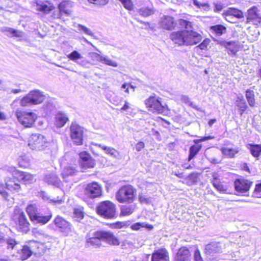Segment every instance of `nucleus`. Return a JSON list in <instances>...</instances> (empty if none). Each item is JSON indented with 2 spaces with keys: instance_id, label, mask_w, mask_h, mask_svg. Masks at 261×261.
I'll return each instance as SVG.
<instances>
[{
  "instance_id": "nucleus-1",
  "label": "nucleus",
  "mask_w": 261,
  "mask_h": 261,
  "mask_svg": "<svg viewBox=\"0 0 261 261\" xmlns=\"http://www.w3.org/2000/svg\"><path fill=\"white\" fill-rule=\"evenodd\" d=\"M101 241L106 242L109 244H114V236L112 232L108 231H97L93 233L92 237L87 239L88 245L99 247L101 245Z\"/></svg>"
},
{
  "instance_id": "nucleus-2",
  "label": "nucleus",
  "mask_w": 261,
  "mask_h": 261,
  "mask_svg": "<svg viewBox=\"0 0 261 261\" xmlns=\"http://www.w3.org/2000/svg\"><path fill=\"white\" fill-rule=\"evenodd\" d=\"M45 99V96L42 91L37 89L33 90L21 99L20 104L22 107L39 105Z\"/></svg>"
},
{
  "instance_id": "nucleus-3",
  "label": "nucleus",
  "mask_w": 261,
  "mask_h": 261,
  "mask_svg": "<svg viewBox=\"0 0 261 261\" xmlns=\"http://www.w3.org/2000/svg\"><path fill=\"white\" fill-rule=\"evenodd\" d=\"M136 190L131 185L122 187L117 192V200L120 202L132 203L134 201Z\"/></svg>"
},
{
  "instance_id": "nucleus-4",
  "label": "nucleus",
  "mask_w": 261,
  "mask_h": 261,
  "mask_svg": "<svg viewBox=\"0 0 261 261\" xmlns=\"http://www.w3.org/2000/svg\"><path fill=\"white\" fill-rule=\"evenodd\" d=\"M28 145L33 150L42 151L48 146L49 142L43 135L40 134H34L30 136Z\"/></svg>"
},
{
  "instance_id": "nucleus-5",
  "label": "nucleus",
  "mask_w": 261,
  "mask_h": 261,
  "mask_svg": "<svg viewBox=\"0 0 261 261\" xmlns=\"http://www.w3.org/2000/svg\"><path fill=\"white\" fill-rule=\"evenodd\" d=\"M26 211L32 221L34 223H40L45 224L49 221L51 215L43 216L38 212L37 206L35 204H29L26 209Z\"/></svg>"
},
{
  "instance_id": "nucleus-6",
  "label": "nucleus",
  "mask_w": 261,
  "mask_h": 261,
  "mask_svg": "<svg viewBox=\"0 0 261 261\" xmlns=\"http://www.w3.org/2000/svg\"><path fill=\"white\" fill-rule=\"evenodd\" d=\"M16 116L19 122L27 127H31L37 119V115L33 112L17 111Z\"/></svg>"
},
{
  "instance_id": "nucleus-7",
  "label": "nucleus",
  "mask_w": 261,
  "mask_h": 261,
  "mask_svg": "<svg viewBox=\"0 0 261 261\" xmlns=\"http://www.w3.org/2000/svg\"><path fill=\"white\" fill-rule=\"evenodd\" d=\"M145 104L148 110L152 113L163 114L166 111V107L161 104L159 98L150 96L145 100Z\"/></svg>"
},
{
  "instance_id": "nucleus-8",
  "label": "nucleus",
  "mask_w": 261,
  "mask_h": 261,
  "mask_svg": "<svg viewBox=\"0 0 261 261\" xmlns=\"http://www.w3.org/2000/svg\"><path fill=\"white\" fill-rule=\"evenodd\" d=\"M7 170L12 173L15 178L25 185L32 184L35 181L34 176L29 173L17 170L13 167H9Z\"/></svg>"
},
{
  "instance_id": "nucleus-9",
  "label": "nucleus",
  "mask_w": 261,
  "mask_h": 261,
  "mask_svg": "<svg viewBox=\"0 0 261 261\" xmlns=\"http://www.w3.org/2000/svg\"><path fill=\"white\" fill-rule=\"evenodd\" d=\"M97 212L105 218H112L114 216V204L110 201H103L98 205Z\"/></svg>"
},
{
  "instance_id": "nucleus-10",
  "label": "nucleus",
  "mask_w": 261,
  "mask_h": 261,
  "mask_svg": "<svg viewBox=\"0 0 261 261\" xmlns=\"http://www.w3.org/2000/svg\"><path fill=\"white\" fill-rule=\"evenodd\" d=\"M70 137L73 142L81 145L83 143L84 128L76 123H72L70 127Z\"/></svg>"
},
{
  "instance_id": "nucleus-11",
  "label": "nucleus",
  "mask_w": 261,
  "mask_h": 261,
  "mask_svg": "<svg viewBox=\"0 0 261 261\" xmlns=\"http://www.w3.org/2000/svg\"><path fill=\"white\" fill-rule=\"evenodd\" d=\"M33 6L37 11L44 14H48L55 8L53 3L48 1L43 0H35Z\"/></svg>"
},
{
  "instance_id": "nucleus-12",
  "label": "nucleus",
  "mask_w": 261,
  "mask_h": 261,
  "mask_svg": "<svg viewBox=\"0 0 261 261\" xmlns=\"http://www.w3.org/2000/svg\"><path fill=\"white\" fill-rule=\"evenodd\" d=\"M16 228L19 231L27 232L30 230V224L23 212L15 216Z\"/></svg>"
},
{
  "instance_id": "nucleus-13",
  "label": "nucleus",
  "mask_w": 261,
  "mask_h": 261,
  "mask_svg": "<svg viewBox=\"0 0 261 261\" xmlns=\"http://www.w3.org/2000/svg\"><path fill=\"white\" fill-rule=\"evenodd\" d=\"M85 193L91 198L99 197L102 194V188L96 182L89 183L85 188Z\"/></svg>"
},
{
  "instance_id": "nucleus-14",
  "label": "nucleus",
  "mask_w": 261,
  "mask_h": 261,
  "mask_svg": "<svg viewBox=\"0 0 261 261\" xmlns=\"http://www.w3.org/2000/svg\"><path fill=\"white\" fill-rule=\"evenodd\" d=\"M256 6H253L247 10L246 23L252 22L254 25H258L261 23V15Z\"/></svg>"
},
{
  "instance_id": "nucleus-15",
  "label": "nucleus",
  "mask_w": 261,
  "mask_h": 261,
  "mask_svg": "<svg viewBox=\"0 0 261 261\" xmlns=\"http://www.w3.org/2000/svg\"><path fill=\"white\" fill-rule=\"evenodd\" d=\"M252 184V181L244 178L237 179L234 182L236 191L242 194L247 192Z\"/></svg>"
},
{
  "instance_id": "nucleus-16",
  "label": "nucleus",
  "mask_w": 261,
  "mask_h": 261,
  "mask_svg": "<svg viewBox=\"0 0 261 261\" xmlns=\"http://www.w3.org/2000/svg\"><path fill=\"white\" fill-rule=\"evenodd\" d=\"M202 39L200 34L192 29L186 30V45H193L197 44Z\"/></svg>"
},
{
  "instance_id": "nucleus-17",
  "label": "nucleus",
  "mask_w": 261,
  "mask_h": 261,
  "mask_svg": "<svg viewBox=\"0 0 261 261\" xmlns=\"http://www.w3.org/2000/svg\"><path fill=\"white\" fill-rule=\"evenodd\" d=\"M81 159V166L83 169L93 168L95 165V161L86 152H82L79 154Z\"/></svg>"
},
{
  "instance_id": "nucleus-18",
  "label": "nucleus",
  "mask_w": 261,
  "mask_h": 261,
  "mask_svg": "<svg viewBox=\"0 0 261 261\" xmlns=\"http://www.w3.org/2000/svg\"><path fill=\"white\" fill-rule=\"evenodd\" d=\"M55 224L60 228L62 232L68 234L71 231L72 226L69 222L62 217L58 216L54 220Z\"/></svg>"
},
{
  "instance_id": "nucleus-19",
  "label": "nucleus",
  "mask_w": 261,
  "mask_h": 261,
  "mask_svg": "<svg viewBox=\"0 0 261 261\" xmlns=\"http://www.w3.org/2000/svg\"><path fill=\"white\" fill-rule=\"evenodd\" d=\"M36 244L37 243L36 242L31 241L29 243V246L28 245H24L21 249L18 250V254H19L18 256L22 260L28 259L32 255L33 251V244Z\"/></svg>"
},
{
  "instance_id": "nucleus-20",
  "label": "nucleus",
  "mask_w": 261,
  "mask_h": 261,
  "mask_svg": "<svg viewBox=\"0 0 261 261\" xmlns=\"http://www.w3.org/2000/svg\"><path fill=\"white\" fill-rule=\"evenodd\" d=\"M170 38L178 45H186V30L173 32L170 35Z\"/></svg>"
},
{
  "instance_id": "nucleus-21",
  "label": "nucleus",
  "mask_w": 261,
  "mask_h": 261,
  "mask_svg": "<svg viewBox=\"0 0 261 261\" xmlns=\"http://www.w3.org/2000/svg\"><path fill=\"white\" fill-rule=\"evenodd\" d=\"M191 253L186 247L180 248L175 256V261H190Z\"/></svg>"
},
{
  "instance_id": "nucleus-22",
  "label": "nucleus",
  "mask_w": 261,
  "mask_h": 261,
  "mask_svg": "<svg viewBox=\"0 0 261 261\" xmlns=\"http://www.w3.org/2000/svg\"><path fill=\"white\" fill-rule=\"evenodd\" d=\"M222 252V248L219 243L212 242L205 247L204 252L207 255L213 256L216 253Z\"/></svg>"
},
{
  "instance_id": "nucleus-23",
  "label": "nucleus",
  "mask_w": 261,
  "mask_h": 261,
  "mask_svg": "<svg viewBox=\"0 0 261 261\" xmlns=\"http://www.w3.org/2000/svg\"><path fill=\"white\" fill-rule=\"evenodd\" d=\"M151 261H169L168 252L164 249L155 251L152 254Z\"/></svg>"
},
{
  "instance_id": "nucleus-24",
  "label": "nucleus",
  "mask_w": 261,
  "mask_h": 261,
  "mask_svg": "<svg viewBox=\"0 0 261 261\" xmlns=\"http://www.w3.org/2000/svg\"><path fill=\"white\" fill-rule=\"evenodd\" d=\"M176 23L174 18L169 16H164L160 21V25L163 29L171 30L174 29Z\"/></svg>"
},
{
  "instance_id": "nucleus-25",
  "label": "nucleus",
  "mask_w": 261,
  "mask_h": 261,
  "mask_svg": "<svg viewBox=\"0 0 261 261\" xmlns=\"http://www.w3.org/2000/svg\"><path fill=\"white\" fill-rule=\"evenodd\" d=\"M72 4L70 1H63L58 6L60 11V18H62V15L65 14L66 16H69L71 13V8Z\"/></svg>"
},
{
  "instance_id": "nucleus-26",
  "label": "nucleus",
  "mask_w": 261,
  "mask_h": 261,
  "mask_svg": "<svg viewBox=\"0 0 261 261\" xmlns=\"http://www.w3.org/2000/svg\"><path fill=\"white\" fill-rule=\"evenodd\" d=\"M89 56L94 62H101L109 65L114 66L113 62L106 57H103L96 53H90Z\"/></svg>"
},
{
  "instance_id": "nucleus-27",
  "label": "nucleus",
  "mask_w": 261,
  "mask_h": 261,
  "mask_svg": "<svg viewBox=\"0 0 261 261\" xmlns=\"http://www.w3.org/2000/svg\"><path fill=\"white\" fill-rule=\"evenodd\" d=\"M69 120L68 116L63 112H58L55 117V124L58 127H62Z\"/></svg>"
},
{
  "instance_id": "nucleus-28",
  "label": "nucleus",
  "mask_w": 261,
  "mask_h": 261,
  "mask_svg": "<svg viewBox=\"0 0 261 261\" xmlns=\"http://www.w3.org/2000/svg\"><path fill=\"white\" fill-rule=\"evenodd\" d=\"M155 11L156 9L154 8L152 4H149L139 9L138 12L142 16L148 17L154 14Z\"/></svg>"
},
{
  "instance_id": "nucleus-29",
  "label": "nucleus",
  "mask_w": 261,
  "mask_h": 261,
  "mask_svg": "<svg viewBox=\"0 0 261 261\" xmlns=\"http://www.w3.org/2000/svg\"><path fill=\"white\" fill-rule=\"evenodd\" d=\"M2 31L5 33V34L10 37H19V38H24L25 37V34L24 32L17 30H15L14 29L8 28V27H5L2 29Z\"/></svg>"
},
{
  "instance_id": "nucleus-30",
  "label": "nucleus",
  "mask_w": 261,
  "mask_h": 261,
  "mask_svg": "<svg viewBox=\"0 0 261 261\" xmlns=\"http://www.w3.org/2000/svg\"><path fill=\"white\" fill-rule=\"evenodd\" d=\"M223 45L228 50V54L235 55L239 49V45L234 41L224 42Z\"/></svg>"
},
{
  "instance_id": "nucleus-31",
  "label": "nucleus",
  "mask_w": 261,
  "mask_h": 261,
  "mask_svg": "<svg viewBox=\"0 0 261 261\" xmlns=\"http://www.w3.org/2000/svg\"><path fill=\"white\" fill-rule=\"evenodd\" d=\"M221 151L223 154L228 158H233L236 154L239 153L240 149L238 147L230 148L228 147H223L221 148Z\"/></svg>"
},
{
  "instance_id": "nucleus-32",
  "label": "nucleus",
  "mask_w": 261,
  "mask_h": 261,
  "mask_svg": "<svg viewBox=\"0 0 261 261\" xmlns=\"http://www.w3.org/2000/svg\"><path fill=\"white\" fill-rule=\"evenodd\" d=\"M44 180L48 184L54 185L57 187H59L61 184V180L55 174L52 173L46 175Z\"/></svg>"
},
{
  "instance_id": "nucleus-33",
  "label": "nucleus",
  "mask_w": 261,
  "mask_h": 261,
  "mask_svg": "<svg viewBox=\"0 0 261 261\" xmlns=\"http://www.w3.org/2000/svg\"><path fill=\"white\" fill-rule=\"evenodd\" d=\"M67 57L70 60L75 62L80 65L84 66L85 65V62L84 61H79L80 60L83 58V56L76 50L73 51L70 54L67 55Z\"/></svg>"
},
{
  "instance_id": "nucleus-34",
  "label": "nucleus",
  "mask_w": 261,
  "mask_h": 261,
  "mask_svg": "<svg viewBox=\"0 0 261 261\" xmlns=\"http://www.w3.org/2000/svg\"><path fill=\"white\" fill-rule=\"evenodd\" d=\"M202 145L201 144H194L192 145L189 149V154L188 156V161H190L194 159L201 150Z\"/></svg>"
},
{
  "instance_id": "nucleus-35",
  "label": "nucleus",
  "mask_w": 261,
  "mask_h": 261,
  "mask_svg": "<svg viewBox=\"0 0 261 261\" xmlns=\"http://www.w3.org/2000/svg\"><path fill=\"white\" fill-rule=\"evenodd\" d=\"M249 145V147L248 149L251 154L253 156L258 159V157L261 154V145L250 144Z\"/></svg>"
},
{
  "instance_id": "nucleus-36",
  "label": "nucleus",
  "mask_w": 261,
  "mask_h": 261,
  "mask_svg": "<svg viewBox=\"0 0 261 261\" xmlns=\"http://www.w3.org/2000/svg\"><path fill=\"white\" fill-rule=\"evenodd\" d=\"M226 14H229L234 17H236L238 19H240L244 17L243 12L234 8H228L226 10Z\"/></svg>"
},
{
  "instance_id": "nucleus-37",
  "label": "nucleus",
  "mask_w": 261,
  "mask_h": 261,
  "mask_svg": "<svg viewBox=\"0 0 261 261\" xmlns=\"http://www.w3.org/2000/svg\"><path fill=\"white\" fill-rule=\"evenodd\" d=\"M211 30L214 32L218 36H221L226 33V28L223 25L217 24L211 26Z\"/></svg>"
},
{
  "instance_id": "nucleus-38",
  "label": "nucleus",
  "mask_w": 261,
  "mask_h": 261,
  "mask_svg": "<svg viewBox=\"0 0 261 261\" xmlns=\"http://www.w3.org/2000/svg\"><path fill=\"white\" fill-rule=\"evenodd\" d=\"M245 96L249 106L253 107L255 103L254 91L251 89H247Z\"/></svg>"
},
{
  "instance_id": "nucleus-39",
  "label": "nucleus",
  "mask_w": 261,
  "mask_h": 261,
  "mask_svg": "<svg viewBox=\"0 0 261 261\" xmlns=\"http://www.w3.org/2000/svg\"><path fill=\"white\" fill-rule=\"evenodd\" d=\"M76 172V170L74 167H64L62 172V177L64 179H66L69 176L73 175Z\"/></svg>"
},
{
  "instance_id": "nucleus-40",
  "label": "nucleus",
  "mask_w": 261,
  "mask_h": 261,
  "mask_svg": "<svg viewBox=\"0 0 261 261\" xmlns=\"http://www.w3.org/2000/svg\"><path fill=\"white\" fill-rule=\"evenodd\" d=\"M133 205H122L121 207V215L122 216L129 215L134 211Z\"/></svg>"
},
{
  "instance_id": "nucleus-41",
  "label": "nucleus",
  "mask_w": 261,
  "mask_h": 261,
  "mask_svg": "<svg viewBox=\"0 0 261 261\" xmlns=\"http://www.w3.org/2000/svg\"><path fill=\"white\" fill-rule=\"evenodd\" d=\"M40 196H41L45 200H49L50 201L56 203H60L63 201L62 197H58L57 198L50 199V198L48 197L47 193L44 192H42L41 193Z\"/></svg>"
},
{
  "instance_id": "nucleus-42",
  "label": "nucleus",
  "mask_w": 261,
  "mask_h": 261,
  "mask_svg": "<svg viewBox=\"0 0 261 261\" xmlns=\"http://www.w3.org/2000/svg\"><path fill=\"white\" fill-rule=\"evenodd\" d=\"M7 189L11 191H18L20 188V185L14 181H9L6 182Z\"/></svg>"
},
{
  "instance_id": "nucleus-43",
  "label": "nucleus",
  "mask_w": 261,
  "mask_h": 261,
  "mask_svg": "<svg viewBox=\"0 0 261 261\" xmlns=\"http://www.w3.org/2000/svg\"><path fill=\"white\" fill-rule=\"evenodd\" d=\"M178 24L182 28H184L187 30L193 29L192 22L186 20L180 19L178 21Z\"/></svg>"
},
{
  "instance_id": "nucleus-44",
  "label": "nucleus",
  "mask_w": 261,
  "mask_h": 261,
  "mask_svg": "<svg viewBox=\"0 0 261 261\" xmlns=\"http://www.w3.org/2000/svg\"><path fill=\"white\" fill-rule=\"evenodd\" d=\"M236 105L239 108L240 111H241V114L242 115L243 113L247 109L248 106L246 103L245 100L244 99L243 96H242V102H238V100H237Z\"/></svg>"
},
{
  "instance_id": "nucleus-45",
  "label": "nucleus",
  "mask_w": 261,
  "mask_h": 261,
  "mask_svg": "<svg viewBox=\"0 0 261 261\" xmlns=\"http://www.w3.org/2000/svg\"><path fill=\"white\" fill-rule=\"evenodd\" d=\"M77 30L80 32L85 33L89 36H93V33L92 32V31L86 27L85 26L83 25L82 24H78L77 25Z\"/></svg>"
},
{
  "instance_id": "nucleus-46",
  "label": "nucleus",
  "mask_w": 261,
  "mask_h": 261,
  "mask_svg": "<svg viewBox=\"0 0 261 261\" xmlns=\"http://www.w3.org/2000/svg\"><path fill=\"white\" fill-rule=\"evenodd\" d=\"M139 200L141 203L150 204L151 202V199L150 197L140 193L139 195Z\"/></svg>"
},
{
  "instance_id": "nucleus-47",
  "label": "nucleus",
  "mask_w": 261,
  "mask_h": 261,
  "mask_svg": "<svg viewBox=\"0 0 261 261\" xmlns=\"http://www.w3.org/2000/svg\"><path fill=\"white\" fill-rule=\"evenodd\" d=\"M213 185L219 191L224 193L226 191L224 186L219 181H213Z\"/></svg>"
},
{
  "instance_id": "nucleus-48",
  "label": "nucleus",
  "mask_w": 261,
  "mask_h": 261,
  "mask_svg": "<svg viewBox=\"0 0 261 261\" xmlns=\"http://www.w3.org/2000/svg\"><path fill=\"white\" fill-rule=\"evenodd\" d=\"M188 179L192 183H196L198 179V174L196 172L191 173L188 176Z\"/></svg>"
},
{
  "instance_id": "nucleus-49",
  "label": "nucleus",
  "mask_w": 261,
  "mask_h": 261,
  "mask_svg": "<svg viewBox=\"0 0 261 261\" xmlns=\"http://www.w3.org/2000/svg\"><path fill=\"white\" fill-rule=\"evenodd\" d=\"M96 145L98 146L102 149L105 151L106 153L108 154H110L111 155L113 154L114 153V149L113 148L108 147L101 144H96Z\"/></svg>"
},
{
  "instance_id": "nucleus-50",
  "label": "nucleus",
  "mask_w": 261,
  "mask_h": 261,
  "mask_svg": "<svg viewBox=\"0 0 261 261\" xmlns=\"http://www.w3.org/2000/svg\"><path fill=\"white\" fill-rule=\"evenodd\" d=\"M129 221L125 222H115V228H121L126 227L130 225Z\"/></svg>"
},
{
  "instance_id": "nucleus-51",
  "label": "nucleus",
  "mask_w": 261,
  "mask_h": 261,
  "mask_svg": "<svg viewBox=\"0 0 261 261\" xmlns=\"http://www.w3.org/2000/svg\"><path fill=\"white\" fill-rule=\"evenodd\" d=\"M8 248H14V246L17 244L16 241L11 238H8L7 240Z\"/></svg>"
},
{
  "instance_id": "nucleus-52",
  "label": "nucleus",
  "mask_w": 261,
  "mask_h": 261,
  "mask_svg": "<svg viewBox=\"0 0 261 261\" xmlns=\"http://www.w3.org/2000/svg\"><path fill=\"white\" fill-rule=\"evenodd\" d=\"M90 3L96 5H105L108 2V0H88Z\"/></svg>"
},
{
  "instance_id": "nucleus-53",
  "label": "nucleus",
  "mask_w": 261,
  "mask_h": 261,
  "mask_svg": "<svg viewBox=\"0 0 261 261\" xmlns=\"http://www.w3.org/2000/svg\"><path fill=\"white\" fill-rule=\"evenodd\" d=\"M223 15L224 17L225 20L231 23H234L233 21L234 17L229 14H226V11H224L223 13Z\"/></svg>"
},
{
  "instance_id": "nucleus-54",
  "label": "nucleus",
  "mask_w": 261,
  "mask_h": 261,
  "mask_svg": "<svg viewBox=\"0 0 261 261\" xmlns=\"http://www.w3.org/2000/svg\"><path fill=\"white\" fill-rule=\"evenodd\" d=\"M54 108L55 107L52 102H48L44 106V109L47 113L53 111Z\"/></svg>"
},
{
  "instance_id": "nucleus-55",
  "label": "nucleus",
  "mask_w": 261,
  "mask_h": 261,
  "mask_svg": "<svg viewBox=\"0 0 261 261\" xmlns=\"http://www.w3.org/2000/svg\"><path fill=\"white\" fill-rule=\"evenodd\" d=\"M123 102H124V103L123 106L121 108H120V109L117 108V110L120 111L122 113L127 111L129 109V102H128L125 100L123 101Z\"/></svg>"
},
{
  "instance_id": "nucleus-56",
  "label": "nucleus",
  "mask_w": 261,
  "mask_h": 261,
  "mask_svg": "<svg viewBox=\"0 0 261 261\" xmlns=\"http://www.w3.org/2000/svg\"><path fill=\"white\" fill-rule=\"evenodd\" d=\"M194 260L195 261H203L201 256L200 252L198 249H196L194 252Z\"/></svg>"
},
{
  "instance_id": "nucleus-57",
  "label": "nucleus",
  "mask_w": 261,
  "mask_h": 261,
  "mask_svg": "<svg viewBox=\"0 0 261 261\" xmlns=\"http://www.w3.org/2000/svg\"><path fill=\"white\" fill-rule=\"evenodd\" d=\"M209 42L208 39H205L198 45V47L202 50L205 49L206 48Z\"/></svg>"
},
{
  "instance_id": "nucleus-58",
  "label": "nucleus",
  "mask_w": 261,
  "mask_h": 261,
  "mask_svg": "<svg viewBox=\"0 0 261 261\" xmlns=\"http://www.w3.org/2000/svg\"><path fill=\"white\" fill-rule=\"evenodd\" d=\"M144 227V224L140 222L136 223L131 226V228L133 230H139L141 227Z\"/></svg>"
},
{
  "instance_id": "nucleus-59",
  "label": "nucleus",
  "mask_w": 261,
  "mask_h": 261,
  "mask_svg": "<svg viewBox=\"0 0 261 261\" xmlns=\"http://www.w3.org/2000/svg\"><path fill=\"white\" fill-rule=\"evenodd\" d=\"M215 7L214 11L215 12H218L221 11L223 8V5L221 3H214Z\"/></svg>"
},
{
  "instance_id": "nucleus-60",
  "label": "nucleus",
  "mask_w": 261,
  "mask_h": 261,
  "mask_svg": "<svg viewBox=\"0 0 261 261\" xmlns=\"http://www.w3.org/2000/svg\"><path fill=\"white\" fill-rule=\"evenodd\" d=\"M144 143L142 141H140L136 145V149L138 151H140L144 147Z\"/></svg>"
},
{
  "instance_id": "nucleus-61",
  "label": "nucleus",
  "mask_w": 261,
  "mask_h": 261,
  "mask_svg": "<svg viewBox=\"0 0 261 261\" xmlns=\"http://www.w3.org/2000/svg\"><path fill=\"white\" fill-rule=\"evenodd\" d=\"M74 214L79 218L82 219L83 218L84 215L83 212L79 209H75Z\"/></svg>"
},
{
  "instance_id": "nucleus-62",
  "label": "nucleus",
  "mask_w": 261,
  "mask_h": 261,
  "mask_svg": "<svg viewBox=\"0 0 261 261\" xmlns=\"http://www.w3.org/2000/svg\"><path fill=\"white\" fill-rule=\"evenodd\" d=\"M6 242V240L4 238V236L3 233L0 232V246L3 245Z\"/></svg>"
},
{
  "instance_id": "nucleus-63",
  "label": "nucleus",
  "mask_w": 261,
  "mask_h": 261,
  "mask_svg": "<svg viewBox=\"0 0 261 261\" xmlns=\"http://www.w3.org/2000/svg\"><path fill=\"white\" fill-rule=\"evenodd\" d=\"M212 177L213 178V181H219V175L217 173L214 172L212 173Z\"/></svg>"
},
{
  "instance_id": "nucleus-64",
  "label": "nucleus",
  "mask_w": 261,
  "mask_h": 261,
  "mask_svg": "<svg viewBox=\"0 0 261 261\" xmlns=\"http://www.w3.org/2000/svg\"><path fill=\"white\" fill-rule=\"evenodd\" d=\"M209 161L211 163H214V164H218L220 163V161L218 159L215 158H211L209 159Z\"/></svg>"
}]
</instances>
